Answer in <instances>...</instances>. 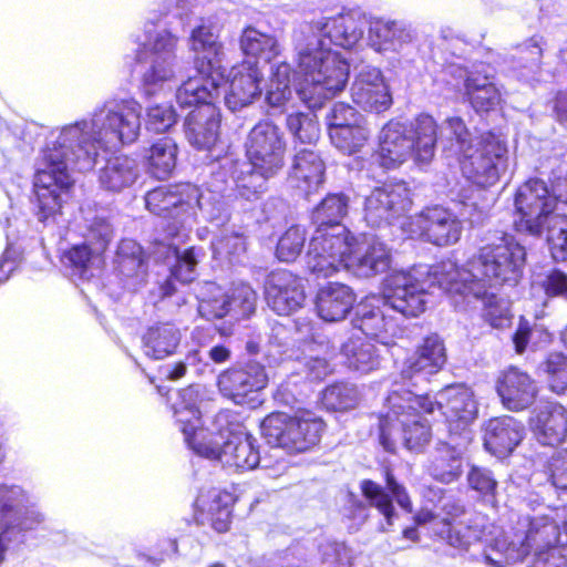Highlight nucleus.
Instances as JSON below:
<instances>
[{
    "label": "nucleus",
    "instance_id": "f257e3e1",
    "mask_svg": "<svg viewBox=\"0 0 567 567\" xmlns=\"http://www.w3.org/2000/svg\"><path fill=\"white\" fill-rule=\"evenodd\" d=\"M142 105L134 97H109L87 116L52 130L34 175L37 216L62 237L69 219L64 203L73 186L72 169H92L99 156L132 144L140 135Z\"/></svg>",
    "mask_w": 567,
    "mask_h": 567
},
{
    "label": "nucleus",
    "instance_id": "f03ea898",
    "mask_svg": "<svg viewBox=\"0 0 567 567\" xmlns=\"http://www.w3.org/2000/svg\"><path fill=\"white\" fill-rule=\"evenodd\" d=\"M371 14L360 8L343 9L331 17H321L295 32L298 71L293 87L299 100L310 110L342 92L350 66L346 58L329 45L352 50L363 40Z\"/></svg>",
    "mask_w": 567,
    "mask_h": 567
},
{
    "label": "nucleus",
    "instance_id": "7ed1b4c3",
    "mask_svg": "<svg viewBox=\"0 0 567 567\" xmlns=\"http://www.w3.org/2000/svg\"><path fill=\"white\" fill-rule=\"evenodd\" d=\"M446 518L440 520L435 533L449 545L467 549L481 540L486 543L482 559L494 567H507L523 560L533 551H545L565 540L558 523L549 515L522 516L509 532L489 522L482 513L466 511L458 502L444 505Z\"/></svg>",
    "mask_w": 567,
    "mask_h": 567
},
{
    "label": "nucleus",
    "instance_id": "20e7f679",
    "mask_svg": "<svg viewBox=\"0 0 567 567\" xmlns=\"http://www.w3.org/2000/svg\"><path fill=\"white\" fill-rule=\"evenodd\" d=\"M212 181L204 190L190 183H183L159 186L145 196L146 208L152 214L173 219L166 226V239L176 262L171 268V276L159 286L162 298L171 297L176 291L175 281L188 284L197 276L196 266L204 256L203 249L189 247L181 251L178 248L195 220L196 209L217 227L229 220L226 202L228 181L224 178L225 173L212 171Z\"/></svg>",
    "mask_w": 567,
    "mask_h": 567
},
{
    "label": "nucleus",
    "instance_id": "39448f33",
    "mask_svg": "<svg viewBox=\"0 0 567 567\" xmlns=\"http://www.w3.org/2000/svg\"><path fill=\"white\" fill-rule=\"evenodd\" d=\"M198 399V390L188 386L177 391L172 403L175 423L187 446L195 454L219 463L229 472L255 470L260 463L257 439L247 433L237 416L228 410H221L215 415L212 429L204 427Z\"/></svg>",
    "mask_w": 567,
    "mask_h": 567
},
{
    "label": "nucleus",
    "instance_id": "423d86ee",
    "mask_svg": "<svg viewBox=\"0 0 567 567\" xmlns=\"http://www.w3.org/2000/svg\"><path fill=\"white\" fill-rule=\"evenodd\" d=\"M526 249L511 235H504L499 243L480 248L465 266L445 260L431 268L433 286L446 293L482 296L486 287H514L523 277Z\"/></svg>",
    "mask_w": 567,
    "mask_h": 567
},
{
    "label": "nucleus",
    "instance_id": "0eeeda50",
    "mask_svg": "<svg viewBox=\"0 0 567 567\" xmlns=\"http://www.w3.org/2000/svg\"><path fill=\"white\" fill-rule=\"evenodd\" d=\"M433 287L427 265L394 270L383 281L382 296H369L354 307L351 323L365 337L389 346L396 324L386 311L391 309L406 318L417 317L425 310V297Z\"/></svg>",
    "mask_w": 567,
    "mask_h": 567
},
{
    "label": "nucleus",
    "instance_id": "6e6552de",
    "mask_svg": "<svg viewBox=\"0 0 567 567\" xmlns=\"http://www.w3.org/2000/svg\"><path fill=\"white\" fill-rule=\"evenodd\" d=\"M440 141L445 148L460 156L463 176L477 189L463 190L460 202L474 209H484L487 204L477 198L481 190L495 186L508 169L506 142L491 132L473 140L460 117H450L440 127Z\"/></svg>",
    "mask_w": 567,
    "mask_h": 567
},
{
    "label": "nucleus",
    "instance_id": "1a4fd4ad",
    "mask_svg": "<svg viewBox=\"0 0 567 567\" xmlns=\"http://www.w3.org/2000/svg\"><path fill=\"white\" fill-rule=\"evenodd\" d=\"M385 402L388 411L380 416L379 423L383 449L393 453L396 439H402L410 451L422 449L431 437L430 424L423 414L434 413L433 400L411 390L393 389Z\"/></svg>",
    "mask_w": 567,
    "mask_h": 567
},
{
    "label": "nucleus",
    "instance_id": "9d476101",
    "mask_svg": "<svg viewBox=\"0 0 567 567\" xmlns=\"http://www.w3.org/2000/svg\"><path fill=\"white\" fill-rule=\"evenodd\" d=\"M148 12L144 25V40L137 33L130 39L137 44L135 59L144 63L141 78V90L145 96H153L162 92L176 78L177 48L179 38L167 28H159L162 18L167 13Z\"/></svg>",
    "mask_w": 567,
    "mask_h": 567
},
{
    "label": "nucleus",
    "instance_id": "9b49d317",
    "mask_svg": "<svg viewBox=\"0 0 567 567\" xmlns=\"http://www.w3.org/2000/svg\"><path fill=\"white\" fill-rule=\"evenodd\" d=\"M437 125L429 114L412 122L392 120L379 134L375 161L385 169H394L413 157L417 164H429L435 153Z\"/></svg>",
    "mask_w": 567,
    "mask_h": 567
},
{
    "label": "nucleus",
    "instance_id": "f8f14e48",
    "mask_svg": "<svg viewBox=\"0 0 567 567\" xmlns=\"http://www.w3.org/2000/svg\"><path fill=\"white\" fill-rule=\"evenodd\" d=\"M260 429L269 445L284 449L288 453H301L320 441L324 424L309 411L295 416L276 412L264 419Z\"/></svg>",
    "mask_w": 567,
    "mask_h": 567
},
{
    "label": "nucleus",
    "instance_id": "ddd939ff",
    "mask_svg": "<svg viewBox=\"0 0 567 567\" xmlns=\"http://www.w3.org/2000/svg\"><path fill=\"white\" fill-rule=\"evenodd\" d=\"M354 238L343 225L317 226L306 252V267L317 277L327 278L346 269Z\"/></svg>",
    "mask_w": 567,
    "mask_h": 567
},
{
    "label": "nucleus",
    "instance_id": "4468645a",
    "mask_svg": "<svg viewBox=\"0 0 567 567\" xmlns=\"http://www.w3.org/2000/svg\"><path fill=\"white\" fill-rule=\"evenodd\" d=\"M444 72L464 81L465 95L477 113L496 110L502 102V93L494 82V69L485 63H474L471 69L464 64L461 54L451 53L443 59Z\"/></svg>",
    "mask_w": 567,
    "mask_h": 567
},
{
    "label": "nucleus",
    "instance_id": "2eb2a0df",
    "mask_svg": "<svg viewBox=\"0 0 567 567\" xmlns=\"http://www.w3.org/2000/svg\"><path fill=\"white\" fill-rule=\"evenodd\" d=\"M367 45L382 56L411 61L419 54V34L405 20L371 14Z\"/></svg>",
    "mask_w": 567,
    "mask_h": 567
},
{
    "label": "nucleus",
    "instance_id": "dca6fc26",
    "mask_svg": "<svg viewBox=\"0 0 567 567\" xmlns=\"http://www.w3.org/2000/svg\"><path fill=\"white\" fill-rule=\"evenodd\" d=\"M515 208L518 219L515 227L518 231L540 235L546 224L558 218L557 195H551L546 183L539 178H530L516 192Z\"/></svg>",
    "mask_w": 567,
    "mask_h": 567
},
{
    "label": "nucleus",
    "instance_id": "f3484780",
    "mask_svg": "<svg viewBox=\"0 0 567 567\" xmlns=\"http://www.w3.org/2000/svg\"><path fill=\"white\" fill-rule=\"evenodd\" d=\"M331 358L332 350L329 341L323 336L311 332L310 339L302 340L300 354L296 357L299 365L296 375L289 377L286 382L279 385L276 399L287 405H293L298 401L297 395L300 394L291 388L297 385L296 377L303 374L306 379L311 381L324 379L332 371Z\"/></svg>",
    "mask_w": 567,
    "mask_h": 567
},
{
    "label": "nucleus",
    "instance_id": "a211bd4d",
    "mask_svg": "<svg viewBox=\"0 0 567 567\" xmlns=\"http://www.w3.org/2000/svg\"><path fill=\"white\" fill-rule=\"evenodd\" d=\"M44 520V514L27 489L18 484H0V528L29 535Z\"/></svg>",
    "mask_w": 567,
    "mask_h": 567
},
{
    "label": "nucleus",
    "instance_id": "6ab92c4d",
    "mask_svg": "<svg viewBox=\"0 0 567 567\" xmlns=\"http://www.w3.org/2000/svg\"><path fill=\"white\" fill-rule=\"evenodd\" d=\"M247 158L266 175H277L285 166L287 143L279 126L269 122L257 123L246 141Z\"/></svg>",
    "mask_w": 567,
    "mask_h": 567
},
{
    "label": "nucleus",
    "instance_id": "aec40b11",
    "mask_svg": "<svg viewBox=\"0 0 567 567\" xmlns=\"http://www.w3.org/2000/svg\"><path fill=\"white\" fill-rule=\"evenodd\" d=\"M408 227L412 236L439 247L456 244L463 231L460 218L450 209L439 205L426 207L411 217Z\"/></svg>",
    "mask_w": 567,
    "mask_h": 567
},
{
    "label": "nucleus",
    "instance_id": "412c9836",
    "mask_svg": "<svg viewBox=\"0 0 567 567\" xmlns=\"http://www.w3.org/2000/svg\"><path fill=\"white\" fill-rule=\"evenodd\" d=\"M404 182L375 187L364 199V219L371 227H381L405 214L412 204Z\"/></svg>",
    "mask_w": 567,
    "mask_h": 567
},
{
    "label": "nucleus",
    "instance_id": "4be33fe9",
    "mask_svg": "<svg viewBox=\"0 0 567 567\" xmlns=\"http://www.w3.org/2000/svg\"><path fill=\"white\" fill-rule=\"evenodd\" d=\"M433 402L435 410L444 415L451 435L467 440V426L477 416L473 391L464 384H451L441 390Z\"/></svg>",
    "mask_w": 567,
    "mask_h": 567
},
{
    "label": "nucleus",
    "instance_id": "5701e85b",
    "mask_svg": "<svg viewBox=\"0 0 567 567\" xmlns=\"http://www.w3.org/2000/svg\"><path fill=\"white\" fill-rule=\"evenodd\" d=\"M189 51L194 54V64L198 74L224 75V45L219 40V29L209 20H202L188 39Z\"/></svg>",
    "mask_w": 567,
    "mask_h": 567
},
{
    "label": "nucleus",
    "instance_id": "b1692460",
    "mask_svg": "<svg viewBox=\"0 0 567 567\" xmlns=\"http://www.w3.org/2000/svg\"><path fill=\"white\" fill-rule=\"evenodd\" d=\"M268 377L265 368L255 361H249L239 368H233L218 378L220 392L236 404H255L257 400L251 395L264 389Z\"/></svg>",
    "mask_w": 567,
    "mask_h": 567
},
{
    "label": "nucleus",
    "instance_id": "393cba45",
    "mask_svg": "<svg viewBox=\"0 0 567 567\" xmlns=\"http://www.w3.org/2000/svg\"><path fill=\"white\" fill-rule=\"evenodd\" d=\"M267 305L279 316H288L305 302L302 279L288 270L270 272L265 286Z\"/></svg>",
    "mask_w": 567,
    "mask_h": 567
},
{
    "label": "nucleus",
    "instance_id": "a878e982",
    "mask_svg": "<svg viewBox=\"0 0 567 567\" xmlns=\"http://www.w3.org/2000/svg\"><path fill=\"white\" fill-rule=\"evenodd\" d=\"M496 392L506 410L519 412L533 405L538 386L527 372L517 367H509L499 373Z\"/></svg>",
    "mask_w": 567,
    "mask_h": 567
},
{
    "label": "nucleus",
    "instance_id": "bb28decb",
    "mask_svg": "<svg viewBox=\"0 0 567 567\" xmlns=\"http://www.w3.org/2000/svg\"><path fill=\"white\" fill-rule=\"evenodd\" d=\"M354 104L364 111L380 113L392 104V97L380 69L364 65L355 76L351 89Z\"/></svg>",
    "mask_w": 567,
    "mask_h": 567
},
{
    "label": "nucleus",
    "instance_id": "cd10ccee",
    "mask_svg": "<svg viewBox=\"0 0 567 567\" xmlns=\"http://www.w3.org/2000/svg\"><path fill=\"white\" fill-rule=\"evenodd\" d=\"M261 73L257 61L245 60L240 64L234 65L223 83H228V91L225 94V104L231 111H237L258 97L260 89Z\"/></svg>",
    "mask_w": 567,
    "mask_h": 567
},
{
    "label": "nucleus",
    "instance_id": "c85d7f7f",
    "mask_svg": "<svg viewBox=\"0 0 567 567\" xmlns=\"http://www.w3.org/2000/svg\"><path fill=\"white\" fill-rule=\"evenodd\" d=\"M392 265V249L378 238L354 246L348 256L346 269L359 278H371L383 274Z\"/></svg>",
    "mask_w": 567,
    "mask_h": 567
},
{
    "label": "nucleus",
    "instance_id": "c756f323",
    "mask_svg": "<svg viewBox=\"0 0 567 567\" xmlns=\"http://www.w3.org/2000/svg\"><path fill=\"white\" fill-rule=\"evenodd\" d=\"M445 362L443 340L432 334L426 337L417 350L405 360L401 377L415 385L419 381H426L430 375L437 373Z\"/></svg>",
    "mask_w": 567,
    "mask_h": 567
},
{
    "label": "nucleus",
    "instance_id": "7c9ffc66",
    "mask_svg": "<svg viewBox=\"0 0 567 567\" xmlns=\"http://www.w3.org/2000/svg\"><path fill=\"white\" fill-rule=\"evenodd\" d=\"M220 114L215 104L194 109L185 118V134L194 147L213 152L217 146Z\"/></svg>",
    "mask_w": 567,
    "mask_h": 567
},
{
    "label": "nucleus",
    "instance_id": "2f4dec72",
    "mask_svg": "<svg viewBox=\"0 0 567 567\" xmlns=\"http://www.w3.org/2000/svg\"><path fill=\"white\" fill-rule=\"evenodd\" d=\"M524 425L516 419L504 415L488 420L484 425V446L496 457L509 455L522 442Z\"/></svg>",
    "mask_w": 567,
    "mask_h": 567
},
{
    "label": "nucleus",
    "instance_id": "473e14b6",
    "mask_svg": "<svg viewBox=\"0 0 567 567\" xmlns=\"http://www.w3.org/2000/svg\"><path fill=\"white\" fill-rule=\"evenodd\" d=\"M324 171V163L317 152L310 147L296 148L288 175L289 185L309 195L323 183Z\"/></svg>",
    "mask_w": 567,
    "mask_h": 567
},
{
    "label": "nucleus",
    "instance_id": "72a5a7b5",
    "mask_svg": "<svg viewBox=\"0 0 567 567\" xmlns=\"http://www.w3.org/2000/svg\"><path fill=\"white\" fill-rule=\"evenodd\" d=\"M221 169L230 172V179L239 197L252 202L260 197L267 189V181L276 175H266L248 159L235 161L226 155L221 161Z\"/></svg>",
    "mask_w": 567,
    "mask_h": 567
},
{
    "label": "nucleus",
    "instance_id": "f704fd0d",
    "mask_svg": "<svg viewBox=\"0 0 567 567\" xmlns=\"http://www.w3.org/2000/svg\"><path fill=\"white\" fill-rule=\"evenodd\" d=\"M545 40L535 34L519 43L509 60V72L518 81L532 84L542 80Z\"/></svg>",
    "mask_w": 567,
    "mask_h": 567
},
{
    "label": "nucleus",
    "instance_id": "c9c22d12",
    "mask_svg": "<svg viewBox=\"0 0 567 567\" xmlns=\"http://www.w3.org/2000/svg\"><path fill=\"white\" fill-rule=\"evenodd\" d=\"M223 81L224 75L219 73L189 78L176 90V102L182 109H198L206 104H214Z\"/></svg>",
    "mask_w": 567,
    "mask_h": 567
},
{
    "label": "nucleus",
    "instance_id": "e433bc0d",
    "mask_svg": "<svg viewBox=\"0 0 567 567\" xmlns=\"http://www.w3.org/2000/svg\"><path fill=\"white\" fill-rule=\"evenodd\" d=\"M355 296L353 290L343 284L329 282L319 289L316 308L319 317L328 322L340 321L353 308Z\"/></svg>",
    "mask_w": 567,
    "mask_h": 567
},
{
    "label": "nucleus",
    "instance_id": "4c0bfd02",
    "mask_svg": "<svg viewBox=\"0 0 567 567\" xmlns=\"http://www.w3.org/2000/svg\"><path fill=\"white\" fill-rule=\"evenodd\" d=\"M533 429L543 445L563 443L567 437V411L559 404L548 403L537 413Z\"/></svg>",
    "mask_w": 567,
    "mask_h": 567
},
{
    "label": "nucleus",
    "instance_id": "58836bf2",
    "mask_svg": "<svg viewBox=\"0 0 567 567\" xmlns=\"http://www.w3.org/2000/svg\"><path fill=\"white\" fill-rule=\"evenodd\" d=\"M140 174L136 159L125 155L114 156L100 169L99 183L103 189L118 193L133 186Z\"/></svg>",
    "mask_w": 567,
    "mask_h": 567
},
{
    "label": "nucleus",
    "instance_id": "ea45409f",
    "mask_svg": "<svg viewBox=\"0 0 567 567\" xmlns=\"http://www.w3.org/2000/svg\"><path fill=\"white\" fill-rule=\"evenodd\" d=\"M181 331L172 323L151 326L143 334L142 343L145 355L161 360L173 354L179 344Z\"/></svg>",
    "mask_w": 567,
    "mask_h": 567
},
{
    "label": "nucleus",
    "instance_id": "a19ab883",
    "mask_svg": "<svg viewBox=\"0 0 567 567\" xmlns=\"http://www.w3.org/2000/svg\"><path fill=\"white\" fill-rule=\"evenodd\" d=\"M344 363L349 369L361 374L374 371L380 365V353L377 347L361 337L350 338L341 347Z\"/></svg>",
    "mask_w": 567,
    "mask_h": 567
},
{
    "label": "nucleus",
    "instance_id": "79ce46f5",
    "mask_svg": "<svg viewBox=\"0 0 567 567\" xmlns=\"http://www.w3.org/2000/svg\"><path fill=\"white\" fill-rule=\"evenodd\" d=\"M530 483L544 488L567 489V450L551 454L530 475Z\"/></svg>",
    "mask_w": 567,
    "mask_h": 567
},
{
    "label": "nucleus",
    "instance_id": "37998d69",
    "mask_svg": "<svg viewBox=\"0 0 567 567\" xmlns=\"http://www.w3.org/2000/svg\"><path fill=\"white\" fill-rule=\"evenodd\" d=\"M177 153V145L171 137L157 140L144 156L147 172L157 179L169 177L176 167Z\"/></svg>",
    "mask_w": 567,
    "mask_h": 567
},
{
    "label": "nucleus",
    "instance_id": "c03bdc74",
    "mask_svg": "<svg viewBox=\"0 0 567 567\" xmlns=\"http://www.w3.org/2000/svg\"><path fill=\"white\" fill-rule=\"evenodd\" d=\"M430 475L441 483H452L462 473L461 452L451 443H441L430 460Z\"/></svg>",
    "mask_w": 567,
    "mask_h": 567
},
{
    "label": "nucleus",
    "instance_id": "a18cd8bd",
    "mask_svg": "<svg viewBox=\"0 0 567 567\" xmlns=\"http://www.w3.org/2000/svg\"><path fill=\"white\" fill-rule=\"evenodd\" d=\"M100 256V251H95V248L84 241L65 250L61 261L73 281H85L93 276L92 269Z\"/></svg>",
    "mask_w": 567,
    "mask_h": 567
},
{
    "label": "nucleus",
    "instance_id": "49530a36",
    "mask_svg": "<svg viewBox=\"0 0 567 567\" xmlns=\"http://www.w3.org/2000/svg\"><path fill=\"white\" fill-rule=\"evenodd\" d=\"M234 498L231 494L219 489H212L208 495H199L196 506L207 512L213 528L218 533L228 530Z\"/></svg>",
    "mask_w": 567,
    "mask_h": 567
},
{
    "label": "nucleus",
    "instance_id": "de8ad7c7",
    "mask_svg": "<svg viewBox=\"0 0 567 567\" xmlns=\"http://www.w3.org/2000/svg\"><path fill=\"white\" fill-rule=\"evenodd\" d=\"M498 288L486 287V293L482 296H466L464 293H451L452 296H460L468 303L471 300L481 301L483 305V318L493 328L503 329L511 324L512 315L509 309V301L505 298L497 296Z\"/></svg>",
    "mask_w": 567,
    "mask_h": 567
},
{
    "label": "nucleus",
    "instance_id": "09e8293b",
    "mask_svg": "<svg viewBox=\"0 0 567 567\" xmlns=\"http://www.w3.org/2000/svg\"><path fill=\"white\" fill-rule=\"evenodd\" d=\"M240 49L244 54L270 62L280 54L276 37L262 33L254 27H247L240 35Z\"/></svg>",
    "mask_w": 567,
    "mask_h": 567
},
{
    "label": "nucleus",
    "instance_id": "8fccbe9b",
    "mask_svg": "<svg viewBox=\"0 0 567 567\" xmlns=\"http://www.w3.org/2000/svg\"><path fill=\"white\" fill-rule=\"evenodd\" d=\"M115 264L126 278L143 279L146 274L142 247L133 239H122L117 246Z\"/></svg>",
    "mask_w": 567,
    "mask_h": 567
},
{
    "label": "nucleus",
    "instance_id": "3c124183",
    "mask_svg": "<svg viewBox=\"0 0 567 567\" xmlns=\"http://www.w3.org/2000/svg\"><path fill=\"white\" fill-rule=\"evenodd\" d=\"M370 130L365 121L352 125H346L341 128H331L329 134L331 143L343 154H354L359 152L370 137Z\"/></svg>",
    "mask_w": 567,
    "mask_h": 567
},
{
    "label": "nucleus",
    "instance_id": "603ef678",
    "mask_svg": "<svg viewBox=\"0 0 567 567\" xmlns=\"http://www.w3.org/2000/svg\"><path fill=\"white\" fill-rule=\"evenodd\" d=\"M360 400L358 388L350 382H336L328 385L321 395L322 405L330 411H348Z\"/></svg>",
    "mask_w": 567,
    "mask_h": 567
},
{
    "label": "nucleus",
    "instance_id": "864d4df0",
    "mask_svg": "<svg viewBox=\"0 0 567 567\" xmlns=\"http://www.w3.org/2000/svg\"><path fill=\"white\" fill-rule=\"evenodd\" d=\"M349 198L342 193L327 195L312 213L313 223L317 226L331 227L342 225L341 220L347 215Z\"/></svg>",
    "mask_w": 567,
    "mask_h": 567
},
{
    "label": "nucleus",
    "instance_id": "5fc2aeb1",
    "mask_svg": "<svg viewBox=\"0 0 567 567\" xmlns=\"http://www.w3.org/2000/svg\"><path fill=\"white\" fill-rule=\"evenodd\" d=\"M286 127L295 143L312 145L320 136L317 116L312 112H295L288 114Z\"/></svg>",
    "mask_w": 567,
    "mask_h": 567
},
{
    "label": "nucleus",
    "instance_id": "6e6d98bb",
    "mask_svg": "<svg viewBox=\"0 0 567 567\" xmlns=\"http://www.w3.org/2000/svg\"><path fill=\"white\" fill-rule=\"evenodd\" d=\"M291 66L281 62L271 69V78L266 92V101L269 106H284L291 100Z\"/></svg>",
    "mask_w": 567,
    "mask_h": 567
},
{
    "label": "nucleus",
    "instance_id": "4d7b16f0",
    "mask_svg": "<svg viewBox=\"0 0 567 567\" xmlns=\"http://www.w3.org/2000/svg\"><path fill=\"white\" fill-rule=\"evenodd\" d=\"M85 221V243L95 248L101 254L107 248L113 238V227L105 214L87 213L84 217Z\"/></svg>",
    "mask_w": 567,
    "mask_h": 567
},
{
    "label": "nucleus",
    "instance_id": "13d9d810",
    "mask_svg": "<svg viewBox=\"0 0 567 567\" xmlns=\"http://www.w3.org/2000/svg\"><path fill=\"white\" fill-rule=\"evenodd\" d=\"M206 289L210 292V296L199 299V315L207 320L221 319L231 315V301L228 293L223 292L214 282L206 284Z\"/></svg>",
    "mask_w": 567,
    "mask_h": 567
},
{
    "label": "nucleus",
    "instance_id": "bf43d9fd",
    "mask_svg": "<svg viewBox=\"0 0 567 567\" xmlns=\"http://www.w3.org/2000/svg\"><path fill=\"white\" fill-rule=\"evenodd\" d=\"M212 249L215 258H228L233 262L245 252L246 241L243 234L226 228L214 237Z\"/></svg>",
    "mask_w": 567,
    "mask_h": 567
},
{
    "label": "nucleus",
    "instance_id": "052dcab7",
    "mask_svg": "<svg viewBox=\"0 0 567 567\" xmlns=\"http://www.w3.org/2000/svg\"><path fill=\"white\" fill-rule=\"evenodd\" d=\"M360 488L362 495L370 503V505L375 507L379 511V513L384 516L386 525L391 526L393 524L394 518L396 517V514L394 511L392 498L384 491V488L380 484L371 480H363L360 483Z\"/></svg>",
    "mask_w": 567,
    "mask_h": 567
},
{
    "label": "nucleus",
    "instance_id": "680f3d73",
    "mask_svg": "<svg viewBox=\"0 0 567 567\" xmlns=\"http://www.w3.org/2000/svg\"><path fill=\"white\" fill-rule=\"evenodd\" d=\"M306 241V230L301 226H292L279 238L276 255L280 261L290 262L300 255Z\"/></svg>",
    "mask_w": 567,
    "mask_h": 567
},
{
    "label": "nucleus",
    "instance_id": "e2e57ef3",
    "mask_svg": "<svg viewBox=\"0 0 567 567\" xmlns=\"http://www.w3.org/2000/svg\"><path fill=\"white\" fill-rule=\"evenodd\" d=\"M548 385L558 394L567 390V355L561 352L550 353L543 363Z\"/></svg>",
    "mask_w": 567,
    "mask_h": 567
},
{
    "label": "nucleus",
    "instance_id": "0e129e2a",
    "mask_svg": "<svg viewBox=\"0 0 567 567\" xmlns=\"http://www.w3.org/2000/svg\"><path fill=\"white\" fill-rule=\"evenodd\" d=\"M228 298L231 301V316L235 319L247 318L255 312L257 295L247 284L235 285Z\"/></svg>",
    "mask_w": 567,
    "mask_h": 567
},
{
    "label": "nucleus",
    "instance_id": "69168bd1",
    "mask_svg": "<svg viewBox=\"0 0 567 567\" xmlns=\"http://www.w3.org/2000/svg\"><path fill=\"white\" fill-rule=\"evenodd\" d=\"M315 566L316 561L308 559V548L303 544H295L284 553L262 561L259 567H303Z\"/></svg>",
    "mask_w": 567,
    "mask_h": 567
},
{
    "label": "nucleus",
    "instance_id": "338daca9",
    "mask_svg": "<svg viewBox=\"0 0 567 567\" xmlns=\"http://www.w3.org/2000/svg\"><path fill=\"white\" fill-rule=\"evenodd\" d=\"M320 567H348L350 550L343 543L323 539L318 545Z\"/></svg>",
    "mask_w": 567,
    "mask_h": 567
},
{
    "label": "nucleus",
    "instance_id": "774afa93",
    "mask_svg": "<svg viewBox=\"0 0 567 567\" xmlns=\"http://www.w3.org/2000/svg\"><path fill=\"white\" fill-rule=\"evenodd\" d=\"M547 225V241L553 259L556 262H567V219L558 216Z\"/></svg>",
    "mask_w": 567,
    "mask_h": 567
}]
</instances>
